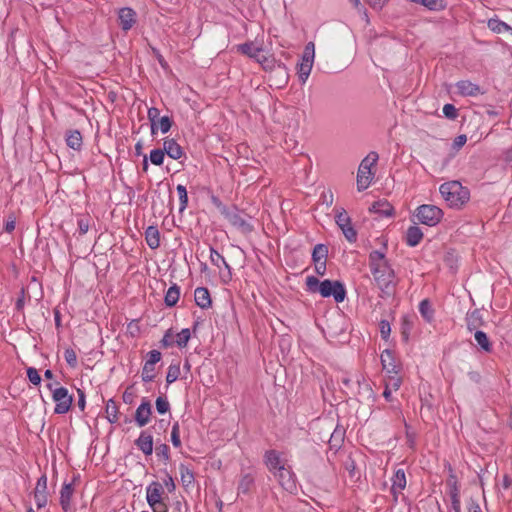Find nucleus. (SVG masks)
I'll use <instances>...</instances> for the list:
<instances>
[{
    "instance_id": "1",
    "label": "nucleus",
    "mask_w": 512,
    "mask_h": 512,
    "mask_svg": "<svg viewBox=\"0 0 512 512\" xmlns=\"http://www.w3.org/2000/svg\"><path fill=\"white\" fill-rule=\"evenodd\" d=\"M371 273L379 289L386 295L393 292L395 286L394 271L381 251H372L369 256Z\"/></svg>"
},
{
    "instance_id": "2",
    "label": "nucleus",
    "mask_w": 512,
    "mask_h": 512,
    "mask_svg": "<svg viewBox=\"0 0 512 512\" xmlns=\"http://www.w3.org/2000/svg\"><path fill=\"white\" fill-rule=\"evenodd\" d=\"M442 198L451 208H461L470 199L468 188L462 186L459 181H449L443 183L439 188Z\"/></svg>"
},
{
    "instance_id": "3",
    "label": "nucleus",
    "mask_w": 512,
    "mask_h": 512,
    "mask_svg": "<svg viewBox=\"0 0 512 512\" xmlns=\"http://www.w3.org/2000/svg\"><path fill=\"white\" fill-rule=\"evenodd\" d=\"M378 158V154L372 151L361 161L357 172L358 191H364L370 186L374 178L372 167L376 165Z\"/></svg>"
},
{
    "instance_id": "4",
    "label": "nucleus",
    "mask_w": 512,
    "mask_h": 512,
    "mask_svg": "<svg viewBox=\"0 0 512 512\" xmlns=\"http://www.w3.org/2000/svg\"><path fill=\"white\" fill-rule=\"evenodd\" d=\"M443 214L442 209L439 207L423 204L416 209L415 217L421 224L433 227L441 221Z\"/></svg>"
},
{
    "instance_id": "5",
    "label": "nucleus",
    "mask_w": 512,
    "mask_h": 512,
    "mask_svg": "<svg viewBox=\"0 0 512 512\" xmlns=\"http://www.w3.org/2000/svg\"><path fill=\"white\" fill-rule=\"evenodd\" d=\"M315 59V45L313 42H308L305 45L301 62L297 65V74L302 84L306 83L311 70L313 68Z\"/></svg>"
},
{
    "instance_id": "6",
    "label": "nucleus",
    "mask_w": 512,
    "mask_h": 512,
    "mask_svg": "<svg viewBox=\"0 0 512 512\" xmlns=\"http://www.w3.org/2000/svg\"><path fill=\"white\" fill-rule=\"evenodd\" d=\"M318 292L322 297H333L337 303L343 302L346 297L344 285L339 281L324 280L320 283Z\"/></svg>"
},
{
    "instance_id": "7",
    "label": "nucleus",
    "mask_w": 512,
    "mask_h": 512,
    "mask_svg": "<svg viewBox=\"0 0 512 512\" xmlns=\"http://www.w3.org/2000/svg\"><path fill=\"white\" fill-rule=\"evenodd\" d=\"M273 475L277 479V481L279 482V484L281 485V487L283 489H285L289 493H296V491H297L296 476L290 467L285 465L281 469L276 471V473H274Z\"/></svg>"
},
{
    "instance_id": "8",
    "label": "nucleus",
    "mask_w": 512,
    "mask_h": 512,
    "mask_svg": "<svg viewBox=\"0 0 512 512\" xmlns=\"http://www.w3.org/2000/svg\"><path fill=\"white\" fill-rule=\"evenodd\" d=\"M335 219H336L337 225L342 230L345 238L349 242L356 241L357 233L351 225V219H350L349 215L343 208L336 210Z\"/></svg>"
},
{
    "instance_id": "9",
    "label": "nucleus",
    "mask_w": 512,
    "mask_h": 512,
    "mask_svg": "<svg viewBox=\"0 0 512 512\" xmlns=\"http://www.w3.org/2000/svg\"><path fill=\"white\" fill-rule=\"evenodd\" d=\"M53 401L56 403L54 412L56 414H65L70 410L72 404V396L64 387L57 388L53 391Z\"/></svg>"
},
{
    "instance_id": "10",
    "label": "nucleus",
    "mask_w": 512,
    "mask_h": 512,
    "mask_svg": "<svg viewBox=\"0 0 512 512\" xmlns=\"http://www.w3.org/2000/svg\"><path fill=\"white\" fill-rule=\"evenodd\" d=\"M161 360V353L152 350L147 354V359L142 368L141 378L144 382H151L155 378V365Z\"/></svg>"
},
{
    "instance_id": "11",
    "label": "nucleus",
    "mask_w": 512,
    "mask_h": 512,
    "mask_svg": "<svg viewBox=\"0 0 512 512\" xmlns=\"http://www.w3.org/2000/svg\"><path fill=\"white\" fill-rule=\"evenodd\" d=\"M289 80V73L285 65L278 63L269 75L270 86L277 89L285 87Z\"/></svg>"
},
{
    "instance_id": "12",
    "label": "nucleus",
    "mask_w": 512,
    "mask_h": 512,
    "mask_svg": "<svg viewBox=\"0 0 512 512\" xmlns=\"http://www.w3.org/2000/svg\"><path fill=\"white\" fill-rule=\"evenodd\" d=\"M255 486V474L252 471H242L238 478L237 495H249Z\"/></svg>"
},
{
    "instance_id": "13",
    "label": "nucleus",
    "mask_w": 512,
    "mask_h": 512,
    "mask_svg": "<svg viewBox=\"0 0 512 512\" xmlns=\"http://www.w3.org/2000/svg\"><path fill=\"white\" fill-rule=\"evenodd\" d=\"M381 364L385 374L399 373L401 366L391 350H384L381 354Z\"/></svg>"
},
{
    "instance_id": "14",
    "label": "nucleus",
    "mask_w": 512,
    "mask_h": 512,
    "mask_svg": "<svg viewBox=\"0 0 512 512\" xmlns=\"http://www.w3.org/2000/svg\"><path fill=\"white\" fill-rule=\"evenodd\" d=\"M34 498L38 508H43L47 504V477L42 475L36 484Z\"/></svg>"
},
{
    "instance_id": "15",
    "label": "nucleus",
    "mask_w": 512,
    "mask_h": 512,
    "mask_svg": "<svg viewBox=\"0 0 512 512\" xmlns=\"http://www.w3.org/2000/svg\"><path fill=\"white\" fill-rule=\"evenodd\" d=\"M164 490L159 482H152L146 487V500L148 505L164 500Z\"/></svg>"
},
{
    "instance_id": "16",
    "label": "nucleus",
    "mask_w": 512,
    "mask_h": 512,
    "mask_svg": "<svg viewBox=\"0 0 512 512\" xmlns=\"http://www.w3.org/2000/svg\"><path fill=\"white\" fill-rule=\"evenodd\" d=\"M119 25L122 30H130L136 23V13L131 8H121L118 12Z\"/></svg>"
},
{
    "instance_id": "17",
    "label": "nucleus",
    "mask_w": 512,
    "mask_h": 512,
    "mask_svg": "<svg viewBox=\"0 0 512 512\" xmlns=\"http://www.w3.org/2000/svg\"><path fill=\"white\" fill-rule=\"evenodd\" d=\"M152 413L151 404L148 400L143 399L142 403L136 410L135 422L139 427H143L148 424Z\"/></svg>"
},
{
    "instance_id": "18",
    "label": "nucleus",
    "mask_w": 512,
    "mask_h": 512,
    "mask_svg": "<svg viewBox=\"0 0 512 512\" xmlns=\"http://www.w3.org/2000/svg\"><path fill=\"white\" fill-rule=\"evenodd\" d=\"M265 464L272 474L286 465L281 459L280 454L275 450H270L265 453Z\"/></svg>"
},
{
    "instance_id": "19",
    "label": "nucleus",
    "mask_w": 512,
    "mask_h": 512,
    "mask_svg": "<svg viewBox=\"0 0 512 512\" xmlns=\"http://www.w3.org/2000/svg\"><path fill=\"white\" fill-rule=\"evenodd\" d=\"M136 445L145 455H151L153 452L152 435L148 431H142L136 440Z\"/></svg>"
},
{
    "instance_id": "20",
    "label": "nucleus",
    "mask_w": 512,
    "mask_h": 512,
    "mask_svg": "<svg viewBox=\"0 0 512 512\" xmlns=\"http://www.w3.org/2000/svg\"><path fill=\"white\" fill-rule=\"evenodd\" d=\"M406 487V475L403 469H398L392 477L391 491L395 497Z\"/></svg>"
},
{
    "instance_id": "21",
    "label": "nucleus",
    "mask_w": 512,
    "mask_h": 512,
    "mask_svg": "<svg viewBox=\"0 0 512 512\" xmlns=\"http://www.w3.org/2000/svg\"><path fill=\"white\" fill-rule=\"evenodd\" d=\"M456 88L462 96H477L480 93L479 86L468 80L457 82Z\"/></svg>"
},
{
    "instance_id": "22",
    "label": "nucleus",
    "mask_w": 512,
    "mask_h": 512,
    "mask_svg": "<svg viewBox=\"0 0 512 512\" xmlns=\"http://www.w3.org/2000/svg\"><path fill=\"white\" fill-rule=\"evenodd\" d=\"M163 148V151L172 159L178 160L183 155L181 146L174 139H166Z\"/></svg>"
},
{
    "instance_id": "23",
    "label": "nucleus",
    "mask_w": 512,
    "mask_h": 512,
    "mask_svg": "<svg viewBox=\"0 0 512 512\" xmlns=\"http://www.w3.org/2000/svg\"><path fill=\"white\" fill-rule=\"evenodd\" d=\"M74 489L71 483H64L60 491V504L62 509L67 512L71 508V498Z\"/></svg>"
},
{
    "instance_id": "24",
    "label": "nucleus",
    "mask_w": 512,
    "mask_h": 512,
    "mask_svg": "<svg viewBox=\"0 0 512 512\" xmlns=\"http://www.w3.org/2000/svg\"><path fill=\"white\" fill-rule=\"evenodd\" d=\"M238 51L242 54L247 55L257 61V58L261 57L262 47L256 45L254 42L244 43L238 46Z\"/></svg>"
},
{
    "instance_id": "25",
    "label": "nucleus",
    "mask_w": 512,
    "mask_h": 512,
    "mask_svg": "<svg viewBox=\"0 0 512 512\" xmlns=\"http://www.w3.org/2000/svg\"><path fill=\"white\" fill-rule=\"evenodd\" d=\"M195 302L196 304L202 308L206 309L211 305V298L208 289L204 287H198L194 292Z\"/></svg>"
},
{
    "instance_id": "26",
    "label": "nucleus",
    "mask_w": 512,
    "mask_h": 512,
    "mask_svg": "<svg viewBox=\"0 0 512 512\" xmlns=\"http://www.w3.org/2000/svg\"><path fill=\"white\" fill-rule=\"evenodd\" d=\"M145 240L151 249H157L160 246V233L157 227L148 226L145 231Z\"/></svg>"
},
{
    "instance_id": "27",
    "label": "nucleus",
    "mask_w": 512,
    "mask_h": 512,
    "mask_svg": "<svg viewBox=\"0 0 512 512\" xmlns=\"http://www.w3.org/2000/svg\"><path fill=\"white\" fill-rule=\"evenodd\" d=\"M423 238L421 229L417 226H411L406 232V242L409 246H417Z\"/></svg>"
},
{
    "instance_id": "28",
    "label": "nucleus",
    "mask_w": 512,
    "mask_h": 512,
    "mask_svg": "<svg viewBox=\"0 0 512 512\" xmlns=\"http://www.w3.org/2000/svg\"><path fill=\"white\" fill-rule=\"evenodd\" d=\"M402 377L399 376V373L393 374H385L383 383L384 387H387L391 390L398 391L402 385Z\"/></svg>"
},
{
    "instance_id": "29",
    "label": "nucleus",
    "mask_w": 512,
    "mask_h": 512,
    "mask_svg": "<svg viewBox=\"0 0 512 512\" xmlns=\"http://www.w3.org/2000/svg\"><path fill=\"white\" fill-rule=\"evenodd\" d=\"M67 145L74 149L79 150L82 146V135L78 130H71L67 133L66 137Z\"/></svg>"
},
{
    "instance_id": "30",
    "label": "nucleus",
    "mask_w": 512,
    "mask_h": 512,
    "mask_svg": "<svg viewBox=\"0 0 512 512\" xmlns=\"http://www.w3.org/2000/svg\"><path fill=\"white\" fill-rule=\"evenodd\" d=\"M466 324L469 331L477 329L482 324V317L478 310L469 312L466 316Z\"/></svg>"
},
{
    "instance_id": "31",
    "label": "nucleus",
    "mask_w": 512,
    "mask_h": 512,
    "mask_svg": "<svg viewBox=\"0 0 512 512\" xmlns=\"http://www.w3.org/2000/svg\"><path fill=\"white\" fill-rule=\"evenodd\" d=\"M180 297V289L174 284L167 290L165 294V304L169 307L176 305Z\"/></svg>"
},
{
    "instance_id": "32",
    "label": "nucleus",
    "mask_w": 512,
    "mask_h": 512,
    "mask_svg": "<svg viewBox=\"0 0 512 512\" xmlns=\"http://www.w3.org/2000/svg\"><path fill=\"white\" fill-rule=\"evenodd\" d=\"M210 260H211L212 264L217 266L218 268H220L221 265H223L228 270V276L230 277L231 269H230L229 264L226 262L224 257L213 248L210 249Z\"/></svg>"
},
{
    "instance_id": "33",
    "label": "nucleus",
    "mask_w": 512,
    "mask_h": 512,
    "mask_svg": "<svg viewBox=\"0 0 512 512\" xmlns=\"http://www.w3.org/2000/svg\"><path fill=\"white\" fill-rule=\"evenodd\" d=\"M487 25L488 28L495 33H504L508 31L512 32V28L499 19H490Z\"/></svg>"
},
{
    "instance_id": "34",
    "label": "nucleus",
    "mask_w": 512,
    "mask_h": 512,
    "mask_svg": "<svg viewBox=\"0 0 512 512\" xmlns=\"http://www.w3.org/2000/svg\"><path fill=\"white\" fill-rule=\"evenodd\" d=\"M227 218L232 225L241 228L244 231L251 229L250 225L238 213L228 214Z\"/></svg>"
},
{
    "instance_id": "35",
    "label": "nucleus",
    "mask_w": 512,
    "mask_h": 512,
    "mask_svg": "<svg viewBox=\"0 0 512 512\" xmlns=\"http://www.w3.org/2000/svg\"><path fill=\"white\" fill-rule=\"evenodd\" d=\"M181 481L184 486H189L194 481V474L193 472L184 464H181L179 466Z\"/></svg>"
},
{
    "instance_id": "36",
    "label": "nucleus",
    "mask_w": 512,
    "mask_h": 512,
    "mask_svg": "<svg viewBox=\"0 0 512 512\" xmlns=\"http://www.w3.org/2000/svg\"><path fill=\"white\" fill-rule=\"evenodd\" d=\"M412 2L423 5L429 10H441L444 8L443 0H412Z\"/></svg>"
},
{
    "instance_id": "37",
    "label": "nucleus",
    "mask_w": 512,
    "mask_h": 512,
    "mask_svg": "<svg viewBox=\"0 0 512 512\" xmlns=\"http://www.w3.org/2000/svg\"><path fill=\"white\" fill-rule=\"evenodd\" d=\"M474 337H475L477 344L483 350H485L487 352L491 350V344H490V341H489L486 333H484L483 331H476Z\"/></svg>"
},
{
    "instance_id": "38",
    "label": "nucleus",
    "mask_w": 512,
    "mask_h": 512,
    "mask_svg": "<svg viewBox=\"0 0 512 512\" xmlns=\"http://www.w3.org/2000/svg\"><path fill=\"white\" fill-rule=\"evenodd\" d=\"M419 311L426 321L430 322L433 319V310L428 300L421 301Z\"/></svg>"
},
{
    "instance_id": "39",
    "label": "nucleus",
    "mask_w": 512,
    "mask_h": 512,
    "mask_svg": "<svg viewBox=\"0 0 512 512\" xmlns=\"http://www.w3.org/2000/svg\"><path fill=\"white\" fill-rule=\"evenodd\" d=\"M191 337L190 330L188 328L182 329L179 333L176 334V344L180 348L186 347L187 343Z\"/></svg>"
},
{
    "instance_id": "40",
    "label": "nucleus",
    "mask_w": 512,
    "mask_h": 512,
    "mask_svg": "<svg viewBox=\"0 0 512 512\" xmlns=\"http://www.w3.org/2000/svg\"><path fill=\"white\" fill-rule=\"evenodd\" d=\"M176 190H177V193L179 196V201H180L179 210L182 212L186 209L187 204H188L187 190H186V187L181 184L177 185Z\"/></svg>"
},
{
    "instance_id": "41",
    "label": "nucleus",
    "mask_w": 512,
    "mask_h": 512,
    "mask_svg": "<svg viewBox=\"0 0 512 512\" xmlns=\"http://www.w3.org/2000/svg\"><path fill=\"white\" fill-rule=\"evenodd\" d=\"M327 248L326 246L322 245V244H318L314 247V250H313V260L315 261V263H319L321 261H325V258L327 256Z\"/></svg>"
},
{
    "instance_id": "42",
    "label": "nucleus",
    "mask_w": 512,
    "mask_h": 512,
    "mask_svg": "<svg viewBox=\"0 0 512 512\" xmlns=\"http://www.w3.org/2000/svg\"><path fill=\"white\" fill-rule=\"evenodd\" d=\"M159 109L152 107L148 110V119L151 122V132L154 135L156 133L157 121L160 119Z\"/></svg>"
},
{
    "instance_id": "43",
    "label": "nucleus",
    "mask_w": 512,
    "mask_h": 512,
    "mask_svg": "<svg viewBox=\"0 0 512 512\" xmlns=\"http://www.w3.org/2000/svg\"><path fill=\"white\" fill-rule=\"evenodd\" d=\"M180 376V366L178 364H171L168 367L166 381L168 384L175 382Z\"/></svg>"
},
{
    "instance_id": "44",
    "label": "nucleus",
    "mask_w": 512,
    "mask_h": 512,
    "mask_svg": "<svg viewBox=\"0 0 512 512\" xmlns=\"http://www.w3.org/2000/svg\"><path fill=\"white\" fill-rule=\"evenodd\" d=\"M165 152L161 149H154L150 152V161L152 164L160 166L163 164Z\"/></svg>"
},
{
    "instance_id": "45",
    "label": "nucleus",
    "mask_w": 512,
    "mask_h": 512,
    "mask_svg": "<svg viewBox=\"0 0 512 512\" xmlns=\"http://www.w3.org/2000/svg\"><path fill=\"white\" fill-rule=\"evenodd\" d=\"M171 125H172V120L170 119V117L168 116H162L158 121H157V129H159L163 134L167 133L170 128H171Z\"/></svg>"
},
{
    "instance_id": "46",
    "label": "nucleus",
    "mask_w": 512,
    "mask_h": 512,
    "mask_svg": "<svg viewBox=\"0 0 512 512\" xmlns=\"http://www.w3.org/2000/svg\"><path fill=\"white\" fill-rule=\"evenodd\" d=\"M373 211L383 213L385 215H391L392 208L386 202H376L372 206Z\"/></svg>"
},
{
    "instance_id": "47",
    "label": "nucleus",
    "mask_w": 512,
    "mask_h": 512,
    "mask_svg": "<svg viewBox=\"0 0 512 512\" xmlns=\"http://www.w3.org/2000/svg\"><path fill=\"white\" fill-rule=\"evenodd\" d=\"M257 62L261 64L265 70L270 69L272 71L277 66L273 58L266 57L264 55H261L260 58H257Z\"/></svg>"
},
{
    "instance_id": "48",
    "label": "nucleus",
    "mask_w": 512,
    "mask_h": 512,
    "mask_svg": "<svg viewBox=\"0 0 512 512\" xmlns=\"http://www.w3.org/2000/svg\"><path fill=\"white\" fill-rule=\"evenodd\" d=\"M156 409H157L158 413L165 414L166 412L169 411L170 404H169V402L167 401L166 398L158 397L156 399Z\"/></svg>"
},
{
    "instance_id": "49",
    "label": "nucleus",
    "mask_w": 512,
    "mask_h": 512,
    "mask_svg": "<svg viewBox=\"0 0 512 512\" xmlns=\"http://www.w3.org/2000/svg\"><path fill=\"white\" fill-rule=\"evenodd\" d=\"M27 377H28L29 381L34 385H39L41 382V377H40L37 369H35L33 367H29L27 369Z\"/></svg>"
},
{
    "instance_id": "50",
    "label": "nucleus",
    "mask_w": 512,
    "mask_h": 512,
    "mask_svg": "<svg viewBox=\"0 0 512 512\" xmlns=\"http://www.w3.org/2000/svg\"><path fill=\"white\" fill-rule=\"evenodd\" d=\"M171 441H172V444L175 446V447H180L181 446V440H180V433H179V425L178 423H175L172 427V431H171Z\"/></svg>"
},
{
    "instance_id": "51",
    "label": "nucleus",
    "mask_w": 512,
    "mask_h": 512,
    "mask_svg": "<svg viewBox=\"0 0 512 512\" xmlns=\"http://www.w3.org/2000/svg\"><path fill=\"white\" fill-rule=\"evenodd\" d=\"M64 358L66 362L71 366L75 367L77 364V355L73 349H66L64 352Z\"/></svg>"
},
{
    "instance_id": "52",
    "label": "nucleus",
    "mask_w": 512,
    "mask_h": 512,
    "mask_svg": "<svg viewBox=\"0 0 512 512\" xmlns=\"http://www.w3.org/2000/svg\"><path fill=\"white\" fill-rule=\"evenodd\" d=\"M443 114L448 119H455L457 117V109L452 104H445L443 107Z\"/></svg>"
},
{
    "instance_id": "53",
    "label": "nucleus",
    "mask_w": 512,
    "mask_h": 512,
    "mask_svg": "<svg viewBox=\"0 0 512 512\" xmlns=\"http://www.w3.org/2000/svg\"><path fill=\"white\" fill-rule=\"evenodd\" d=\"M320 283L321 282H319V280L314 276H309L306 279V285H307L308 289L312 292L318 291Z\"/></svg>"
},
{
    "instance_id": "54",
    "label": "nucleus",
    "mask_w": 512,
    "mask_h": 512,
    "mask_svg": "<svg viewBox=\"0 0 512 512\" xmlns=\"http://www.w3.org/2000/svg\"><path fill=\"white\" fill-rule=\"evenodd\" d=\"M153 512H168V505L167 503L162 500L160 502H156L153 505H149Z\"/></svg>"
},
{
    "instance_id": "55",
    "label": "nucleus",
    "mask_w": 512,
    "mask_h": 512,
    "mask_svg": "<svg viewBox=\"0 0 512 512\" xmlns=\"http://www.w3.org/2000/svg\"><path fill=\"white\" fill-rule=\"evenodd\" d=\"M15 226H16V217L14 215H9L5 222V226H4L5 231L8 233H11L12 231H14Z\"/></svg>"
},
{
    "instance_id": "56",
    "label": "nucleus",
    "mask_w": 512,
    "mask_h": 512,
    "mask_svg": "<svg viewBox=\"0 0 512 512\" xmlns=\"http://www.w3.org/2000/svg\"><path fill=\"white\" fill-rule=\"evenodd\" d=\"M447 484L450 487V497L451 498H452V496L454 495L455 492L457 493V496H460L459 495V488L457 486V481H456L455 477L451 476L449 478V480L447 481Z\"/></svg>"
},
{
    "instance_id": "57",
    "label": "nucleus",
    "mask_w": 512,
    "mask_h": 512,
    "mask_svg": "<svg viewBox=\"0 0 512 512\" xmlns=\"http://www.w3.org/2000/svg\"><path fill=\"white\" fill-rule=\"evenodd\" d=\"M466 142H467L466 135H459L454 139L453 148L456 150H459L461 147H463L465 145Z\"/></svg>"
},
{
    "instance_id": "58",
    "label": "nucleus",
    "mask_w": 512,
    "mask_h": 512,
    "mask_svg": "<svg viewBox=\"0 0 512 512\" xmlns=\"http://www.w3.org/2000/svg\"><path fill=\"white\" fill-rule=\"evenodd\" d=\"M390 324L387 321H381L380 323V332L384 339L388 338L390 335Z\"/></svg>"
},
{
    "instance_id": "59",
    "label": "nucleus",
    "mask_w": 512,
    "mask_h": 512,
    "mask_svg": "<svg viewBox=\"0 0 512 512\" xmlns=\"http://www.w3.org/2000/svg\"><path fill=\"white\" fill-rule=\"evenodd\" d=\"M173 342H174V340H173V334H172L171 330H168V331L165 333V335H164V337H163V339H162L161 343H162V345H163L164 347H170V346H172Z\"/></svg>"
},
{
    "instance_id": "60",
    "label": "nucleus",
    "mask_w": 512,
    "mask_h": 512,
    "mask_svg": "<svg viewBox=\"0 0 512 512\" xmlns=\"http://www.w3.org/2000/svg\"><path fill=\"white\" fill-rule=\"evenodd\" d=\"M156 453L158 456H162L165 459L169 458V447L166 444H162L156 448Z\"/></svg>"
},
{
    "instance_id": "61",
    "label": "nucleus",
    "mask_w": 512,
    "mask_h": 512,
    "mask_svg": "<svg viewBox=\"0 0 512 512\" xmlns=\"http://www.w3.org/2000/svg\"><path fill=\"white\" fill-rule=\"evenodd\" d=\"M452 508L454 512H460V496L455 492L451 499Z\"/></svg>"
},
{
    "instance_id": "62",
    "label": "nucleus",
    "mask_w": 512,
    "mask_h": 512,
    "mask_svg": "<svg viewBox=\"0 0 512 512\" xmlns=\"http://www.w3.org/2000/svg\"><path fill=\"white\" fill-rule=\"evenodd\" d=\"M78 226H79V231H80L81 235H84V234H86L88 232L89 224L84 219H80L78 221Z\"/></svg>"
},
{
    "instance_id": "63",
    "label": "nucleus",
    "mask_w": 512,
    "mask_h": 512,
    "mask_svg": "<svg viewBox=\"0 0 512 512\" xmlns=\"http://www.w3.org/2000/svg\"><path fill=\"white\" fill-rule=\"evenodd\" d=\"M78 395H79V398H78L77 405L80 408V410L83 411L85 409V404H86L85 395L81 390H78Z\"/></svg>"
},
{
    "instance_id": "64",
    "label": "nucleus",
    "mask_w": 512,
    "mask_h": 512,
    "mask_svg": "<svg viewBox=\"0 0 512 512\" xmlns=\"http://www.w3.org/2000/svg\"><path fill=\"white\" fill-rule=\"evenodd\" d=\"M469 512H482L481 507L478 503L472 501L469 504Z\"/></svg>"
}]
</instances>
